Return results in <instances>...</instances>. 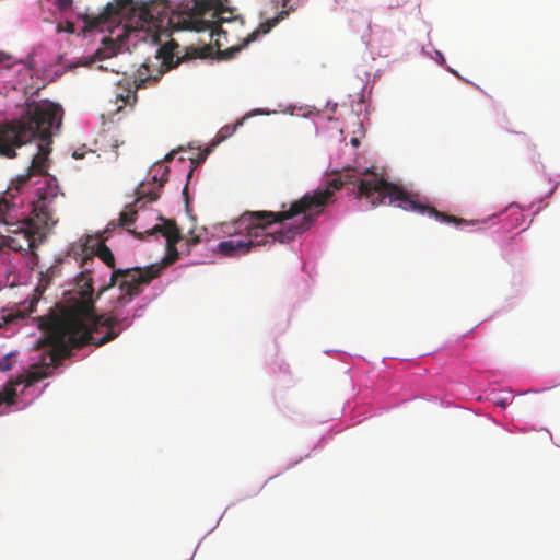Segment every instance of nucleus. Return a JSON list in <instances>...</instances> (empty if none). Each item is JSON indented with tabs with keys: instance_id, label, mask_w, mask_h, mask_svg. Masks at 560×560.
Listing matches in <instances>:
<instances>
[{
	"instance_id": "obj_1",
	"label": "nucleus",
	"mask_w": 560,
	"mask_h": 560,
	"mask_svg": "<svg viewBox=\"0 0 560 560\" xmlns=\"http://www.w3.org/2000/svg\"><path fill=\"white\" fill-rule=\"evenodd\" d=\"M78 293L82 301L65 308L60 315L51 317L49 330L54 345L43 353L42 365H33L27 374V384H34L49 375V368H57L67 357V351L58 345L82 348L86 345L103 346L117 338L122 328L131 326L132 319L121 317L117 306L109 314L97 316L92 298L93 279L89 269L77 278Z\"/></svg>"
},
{
	"instance_id": "obj_2",
	"label": "nucleus",
	"mask_w": 560,
	"mask_h": 560,
	"mask_svg": "<svg viewBox=\"0 0 560 560\" xmlns=\"http://www.w3.org/2000/svg\"><path fill=\"white\" fill-rule=\"evenodd\" d=\"M352 183L357 184V197L366 199L372 207L382 205L386 199L389 203H395L397 207L406 211H415L421 214H427L434 218L435 220L444 223H454L456 225L472 224L474 221L468 222L462 218L454 217L439 211L434 207L422 202L419 194L408 192L401 187L388 183L382 177L374 176L370 179L359 178L353 170H348L345 174L339 177L330 179L324 187L319 186L312 194H305L308 197H320L323 205H312L307 210V213H312L315 219L323 211L324 207L334 202V195L337 190L341 189L345 184Z\"/></svg>"
},
{
	"instance_id": "obj_3",
	"label": "nucleus",
	"mask_w": 560,
	"mask_h": 560,
	"mask_svg": "<svg viewBox=\"0 0 560 560\" xmlns=\"http://www.w3.org/2000/svg\"><path fill=\"white\" fill-rule=\"evenodd\" d=\"M320 197L303 196L282 211H245L237 220L240 230L245 232V241L252 248L275 242L289 243L296 235L307 231L315 222V217L307 210L312 205L320 206Z\"/></svg>"
},
{
	"instance_id": "obj_4",
	"label": "nucleus",
	"mask_w": 560,
	"mask_h": 560,
	"mask_svg": "<svg viewBox=\"0 0 560 560\" xmlns=\"http://www.w3.org/2000/svg\"><path fill=\"white\" fill-rule=\"evenodd\" d=\"M57 109L49 101L32 102L20 118L0 124V155L16 156L15 150L31 142L38 129L47 137Z\"/></svg>"
},
{
	"instance_id": "obj_5",
	"label": "nucleus",
	"mask_w": 560,
	"mask_h": 560,
	"mask_svg": "<svg viewBox=\"0 0 560 560\" xmlns=\"http://www.w3.org/2000/svg\"><path fill=\"white\" fill-rule=\"evenodd\" d=\"M162 271V266L150 265L147 267H132L126 269H114L110 275L109 283L103 287L101 292L118 284L121 294L117 298L116 304L124 306L139 295L143 288L158 278Z\"/></svg>"
},
{
	"instance_id": "obj_6",
	"label": "nucleus",
	"mask_w": 560,
	"mask_h": 560,
	"mask_svg": "<svg viewBox=\"0 0 560 560\" xmlns=\"http://www.w3.org/2000/svg\"><path fill=\"white\" fill-rule=\"evenodd\" d=\"M109 15L137 19V26L155 24L165 11L162 0H118L106 8Z\"/></svg>"
},
{
	"instance_id": "obj_7",
	"label": "nucleus",
	"mask_w": 560,
	"mask_h": 560,
	"mask_svg": "<svg viewBox=\"0 0 560 560\" xmlns=\"http://www.w3.org/2000/svg\"><path fill=\"white\" fill-rule=\"evenodd\" d=\"M54 106H56L57 113L51 120V124L47 128L48 136L44 137V132L38 129L35 137L32 139H36L37 137L42 140V142L45 143V145L40 144L38 148V152L33 158L32 163L28 167V171L25 174L19 175L15 180L12 182V185L15 186V189L19 190L21 186H23L33 175L35 174H46L47 172V160L48 155L50 153L49 144L51 143V136H52V128H59L61 124V115H62V108L61 106L51 103Z\"/></svg>"
},
{
	"instance_id": "obj_8",
	"label": "nucleus",
	"mask_w": 560,
	"mask_h": 560,
	"mask_svg": "<svg viewBox=\"0 0 560 560\" xmlns=\"http://www.w3.org/2000/svg\"><path fill=\"white\" fill-rule=\"evenodd\" d=\"M160 221H162L161 224H155L151 229H145L144 231H136V230H129L128 231L136 235L138 238H143L144 235H155L161 234L166 238V248L167 254L163 258L161 264H156L158 266H162V270L175 262L179 258L178 250L176 248V244L183 240L182 232L175 221L165 219L162 217L158 218Z\"/></svg>"
},
{
	"instance_id": "obj_9",
	"label": "nucleus",
	"mask_w": 560,
	"mask_h": 560,
	"mask_svg": "<svg viewBox=\"0 0 560 560\" xmlns=\"http://www.w3.org/2000/svg\"><path fill=\"white\" fill-rule=\"evenodd\" d=\"M191 10L196 16L201 19V23L205 24L200 30H210L211 35L214 33L219 34L221 23L230 20L224 18L223 14L225 12L232 13L219 0H195Z\"/></svg>"
},
{
	"instance_id": "obj_10",
	"label": "nucleus",
	"mask_w": 560,
	"mask_h": 560,
	"mask_svg": "<svg viewBox=\"0 0 560 560\" xmlns=\"http://www.w3.org/2000/svg\"><path fill=\"white\" fill-rule=\"evenodd\" d=\"M57 187L38 188L37 199L33 201L32 220L38 226L50 228L57 223L54 200L57 198Z\"/></svg>"
},
{
	"instance_id": "obj_11",
	"label": "nucleus",
	"mask_w": 560,
	"mask_h": 560,
	"mask_svg": "<svg viewBox=\"0 0 560 560\" xmlns=\"http://www.w3.org/2000/svg\"><path fill=\"white\" fill-rule=\"evenodd\" d=\"M198 49L196 48H180L179 44L174 39H170L167 43L159 47L156 50V59L161 61V66L164 71L171 70L178 66L180 62L196 59L200 57Z\"/></svg>"
},
{
	"instance_id": "obj_12",
	"label": "nucleus",
	"mask_w": 560,
	"mask_h": 560,
	"mask_svg": "<svg viewBox=\"0 0 560 560\" xmlns=\"http://www.w3.org/2000/svg\"><path fill=\"white\" fill-rule=\"evenodd\" d=\"M160 168H162V173H161V176L159 179V184L156 183L158 175L155 174L152 178L153 179L152 183H142L137 188L136 205L142 203L144 200L147 202H153L159 199L160 190L163 187V185L168 180V172H170L167 166H161ZM139 208H142V205H140Z\"/></svg>"
},
{
	"instance_id": "obj_13",
	"label": "nucleus",
	"mask_w": 560,
	"mask_h": 560,
	"mask_svg": "<svg viewBox=\"0 0 560 560\" xmlns=\"http://www.w3.org/2000/svg\"><path fill=\"white\" fill-rule=\"evenodd\" d=\"M252 250V243L245 240H228L218 244V252L224 256H241Z\"/></svg>"
},
{
	"instance_id": "obj_14",
	"label": "nucleus",
	"mask_w": 560,
	"mask_h": 560,
	"mask_svg": "<svg viewBox=\"0 0 560 560\" xmlns=\"http://www.w3.org/2000/svg\"><path fill=\"white\" fill-rule=\"evenodd\" d=\"M16 235L18 237H7L5 244L8 245V247L12 248L15 252L27 250L28 248L32 247L33 242L31 240L30 234L26 231H19Z\"/></svg>"
},
{
	"instance_id": "obj_15",
	"label": "nucleus",
	"mask_w": 560,
	"mask_h": 560,
	"mask_svg": "<svg viewBox=\"0 0 560 560\" xmlns=\"http://www.w3.org/2000/svg\"><path fill=\"white\" fill-rule=\"evenodd\" d=\"M279 22V18H275V19H271V20H267L266 22L261 23L259 25V27L252 32L245 39H244V43H243V46H247L249 43L256 40L257 36L259 34H267L273 26H276V24Z\"/></svg>"
},
{
	"instance_id": "obj_16",
	"label": "nucleus",
	"mask_w": 560,
	"mask_h": 560,
	"mask_svg": "<svg viewBox=\"0 0 560 560\" xmlns=\"http://www.w3.org/2000/svg\"><path fill=\"white\" fill-rule=\"evenodd\" d=\"M95 255L106 264L109 268L115 269V257L110 250V248L105 245L103 242L97 244L95 249Z\"/></svg>"
},
{
	"instance_id": "obj_17",
	"label": "nucleus",
	"mask_w": 560,
	"mask_h": 560,
	"mask_svg": "<svg viewBox=\"0 0 560 560\" xmlns=\"http://www.w3.org/2000/svg\"><path fill=\"white\" fill-rule=\"evenodd\" d=\"M137 210L128 207L125 211H122L119 215V225L128 226L136 221Z\"/></svg>"
},
{
	"instance_id": "obj_18",
	"label": "nucleus",
	"mask_w": 560,
	"mask_h": 560,
	"mask_svg": "<svg viewBox=\"0 0 560 560\" xmlns=\"http://www.w3.org/2000/svg\"><path fill=\"white\" fill-rule=\"evenodd\" d=\"M15 354L14 353H7L2 357H0V371L1 372H5V371H9L13 368V357Z\"/></svg>"
},
{
	"instance_id": "obj_19",
	"label": "nucleus",
	"mask_w": 560,
	"mask_h": 560,
	"mask_svg": "<svg viewBox=\"0 0 560 560\" xmlns=\"http://www.w3.org/2000/svg\"><path fill=\"white\" fill-rule=\"evenodd\" d=\"M184 240H185V243H186V246H187V252H189L192 246H195V245L200 243L199 235H196L194 233V231H190L189 232V236L185 237Z\"/></svg>"
},
{
	"instance_id": "obj_20",
	"label": "nucleus",
	"mask_w": 560,
	"mask_h": 560,
	"mask_svg": "<svg viewBox=\"0 0 560 560\" xmlns=\"http://www.w3.org/2000/svg\"><path fill=\"white\" fill-rule=\"evenodd\" d=\"M74 30H75L74 24L70 21H67L65 26L61 23L58 24V26H57L58 33H61V32L74 33Z\"/></svg>"
},
{
	"instance_id": "obj_21",
	"label": "nucleus",
	"mask_w": 560,
	"mask_h": 560,
	"mask_svg": "<svg viewBox=\"0 0 560 560\" xmlns=\"http://www.w3.org/2000/svg\"><path fill=\"white\" fill-rule=\"evenodd\" d=\"M72 4V0H57V5L60 10H67Z\"/></svg>"
},
{
	"instance_id": "obj_22",
	"label": "nucleus",
	"mask_w": 560,
	"mask_h": 560,
	"mask_svg": "<svg viewBox=\"0 0 560 560\" xmlns=\"http://www.w3.org/2000/svg\"><path fill=\"white\" fill-rule=\"evenodd\" d=\"M409 0H388L390 7L398 8L407 3Z\"/></svg>"
},
{
	"instance_id": "obj_23",
	"label": "nucleus",
	"mask_w": 560,
	"mask_h": 560,
	"mask_svg": "<svg viewBox=\"0 0 560 560\" xmlns=\"http://www.w3.org/2000/svg\"><path fill=\"white\" fill-rule=\"evenodd\" d=\"M93 261V257L92 256H85L82 260V266H86L89 262H92Z\"/></svg>"
},
{
	"instance_id": "obj_24",
	"label": "nucleus",
	"mask_w": 560,
	"mask_h": 560,
	"mask_svg": "<svg viewBox=\"0 0 560 560\" xmlns=\"http://www.w3.org/2000/svg\"><path fill=\"white\" fill-rule=\"evenodd\" d=\"M209 153V150H206L205 153H201L199 156L198 162H203L206 160L207 154Z\"/></svg>"
},
{
	"instance_id": "obj_25",
	"label": "nucleus",
	"mask_w": 560,
	"mask_h": 560,
	"mask_svg": "<svg viewBox=\"0 0 560 560\" xmlns=\"http://www.w3.org/2000/svg\"><path fill=\"white\" fill-rule=\"evenodd\" d=\"M174 154H175V151H172L168 154H166L165 161H171L174 158Z\"/></svg>"
},
{
	"instance_id": "obj_26",
	"label": "nucleus",
	"mask_w": 560,
	"mask_h": 560,
	"mask_svg": "<svg viewBox=\"0 0 560 560\" xmlns=\"http://www.w3.org/2000/svg\"><path fill=\"white\" fill-rule=\"evenodd\" d=\"M242 47H233L231 48V52L240 51Z\"/></svg>"
},
{
	"instance_id": "obj_27",
	"label": "nucleus",
	"mask_w": 560,
	"mask_h": 560,
	"mask_svg": "<svg viewBox=\"0 0 560 560\" xmlns=\"http://www.w3.org/2000/svg\"><path fill=\"white\" fill-rule=\"evenodd\" d=\"M191 174H192V170H190V171H189V173H188V178H190V177H191Z\"/></svg>"
},
{
	"instance_id": "obj_28",
	"label": "nucleus",
	"mask_w": 560,
	"mask_h": 560,
	"mask_svg": "<svg viewBox=\"0 0 560 560\" xmlns=\"http://www.w3.org/2000/svg\"><path fill=\"white\" fill-rule=\"evenodd\" d=\"M353 144H357L358 143V140L357 139H353L352 140Z\"/></svg>"
},
{
	"instance_id": "obj_29",
	"label": "nucleus",
	"mask_w": 560,
	"mask_h": 560,
	"mask_svg": "<svg viewBox=\"0 0 560 560\" xmlns=\"http://www.w3.org/2000/svg\"><path fill=\"white\" fill-rule=\"evenodd\" d=\"M500 406L505 407L504 401H501V402H500Z\"/></svg>"
}]
</instances>
